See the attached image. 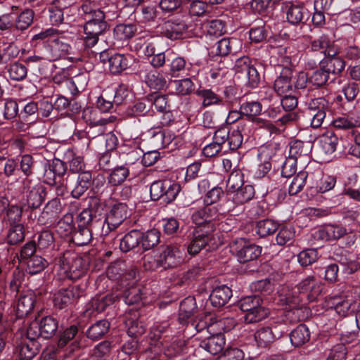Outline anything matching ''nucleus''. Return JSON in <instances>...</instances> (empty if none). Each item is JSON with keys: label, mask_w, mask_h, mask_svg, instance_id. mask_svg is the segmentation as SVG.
I'll list each match as a JSON object with an SVG mask.
<instances>
[{"label": "nucleus", "mask_w": 360, "mask_h": 360, "mask_svg": "<svg viewBox=\"0 0 360 360\" xmlns=\"http://www.w3.org/2000/svg\"><path fill=\"white\" fill-rule=\"evenodd\" d=\"M58 274L62 279L75 281L85 275L86 266L83 259L75 252L67 250L57 259Z\"/></svg>", "instance_id": "nucleus-1"}, {"label": "nucleus", "mask_w": 360, "mask_h": 360, "mask_svg": "<svg viewBox=\"0 0 360 360\" xmlns=\"http://www.w3.org/2000/svg\"><path fill=\"white\" fill-rule=\"evenodd\" d=\"M314 238L325 241H334L344 239L346 245L352 246L356 240V233L351 229L338 224H326L323 228L314 231Z\"/></svg>", "instance_id": "nucleus-2"}, {"label": "nucleus", "mask_w": 360, "mask_h": 360, "mask_svg": "<svg viewBox=\"0 0 360 360\" xmlns=\"http://www.w3.org/2000/svg\"><path fill=\"white\" fill-rule=\"evenodd\" d=\"M238 305L245 313L244 320L248 323L261 321L269 314V309L264 306L262 299L258 295L243 297Z\"/></svg>", "instance_id": "nucleus-3"}, {"label": "nucleus", "mask_w": 360, "mask_h": 360, "mask_svg": "<svg viewBox=\"0 0 360 360\" xmlns=\"http://www.w3.org/2000/svg\"><path fill=\"white\" fill-rule=\"evenodd\" d=\"M330 107L329 101L324 97L312 98L307 103L306 113L312 128L318 129L322 127Z\"/></svg>", "instance_id": "nucleus-4"}, {"label": "nucleus", "mask_w": 360, "mask_h": 360, "mask_svg": "<svg viewBox=\"0 0 360 360\" xmlns=\"http://www.w3.org/2000/svg\"><path fill=\"white\" fill-rule=\"evenodd\" d=\"M128 216V207L125 203L117 202L113 205L103 223L101 235L107 236L115 230Z\"/></svg>", "instance_id": "nucleus-5"}, {"label": "nucleus", "mask_w": 360, "mask_h": 360, "mask_svg": "<svg viewBox=\"0 0 360 360\" xmlns=\"http://www.w3.org/2000/svg\"><path fill=\"white\" fill-rule=\"evenodd\" d=\"M284 325L272 323L259 328L254 334L257 345L260 348L269 347L276 340L281 338L284 331Z\"/></svg>", "instance_id": "nucleus-6"}, {"label": "nucleus", "mask_w": 360, "mask_h": 360, "mask_svg": "<svg viewBox=\"0 0 360 360\" xmlns=\"http://www.w3.org/2000/svg\"><path fill=\"white\" fill-rule=\"evenodd\" d=\"M22 183L28 206L33 209L38 208L45 199V188L41 184L30 178L24 179Z\"/></svg>", "instance_id": "nucleus-7"}, {"label": "nucleus", "mask_w": 360, "mask_h": 360, "mask_svg": "<svg viewBox=\"0 0 360 360\" xmlns=\"http://www.w3.org/2000/svg\"><path fill=\"white\" fill-rule=\"evenodd\" d=\"M214 228L210 226L209 230H205L202 227H198L193 232V236L188 245V252L190 255H195L207 246L212 248Z\"/></svg>", "instance_id": "nucleus-8"}, {"label": "nucleus", "mask_w": 360, "mask_h": 360, "mask_svg": "<svg viewBox=\"0 0 360 360\" xmlns=\"http://www.w3.org/2000/svg\"><path fill=\"white\" fill-rule=\"evenodd\" d=\"M220 214L214 205H207L199 210H195L192 215V221L198 227H202L205 230H209L210 226H212L214 229L213 221L219 219Z\"/></svg>", "instance_id": "nucleus-9"}, {"label": "nucleus", "mask_w": 360, "mask_h": 360, "mask_svg": "<svg viewBox=\"0 0 360 360\" xmlns=\"http://www.w3.org/2000/svg\"><path fill=\"white\" fill-rule=\"evenodd\" d=\"M84 292V289L80 285H70L67 288L60 289L54 294V305L63 309L82 297Z\"/></svg>", "instance_id": "nucleus-10"}, {"label": "nucleus", "mask_w": 360, "mask_h": 360, "mask_svg": "<svg viewBox=\"0 0 360 360\" xmlns=\"http://www.w3.org/2000/svg\"><path fill=\"white\" fill-rule=\"evenodd\" d=\"M182 260L181 252L174 245H165L160 247L159 262L164 269L174 268L179 266Z\"/></svg>", "instance_id": "nucleus-11"}, {"label": "nucleus", "mask_w": 360, "mask_h": 360, "mask_svg": "<svg viewBox=\"0 0 360 360\" xmlns=\"http://www.w3.org/2000/svg\"><path fill=\"white\" fill-rule=\"evenodd\" d=\"M293 71L290 68L283 67L274 82V91L279 96L290 94L294 88Z\"/></svg>", "instance_id": "nucleus-12"}, {"label": "nucleus", "mask_w": 360, "mask_h": 360, "mask_svg": "<svg viewBox=\"0 0 360 360\" xmlns=\"http://www.w3.org/2000/svg\"><path fill=\"white\" fill-rule=\"evenodd\" d=\"M297 287L300 292L307 293L310 302L316 300L323 290L322 283L314 275L307 276L297 284Z\"/></svg>", "instance_id": "nucleus-13"}, {"label": "nucleus", "mask_w": 360, "mask_h": 360, "mask_svg": "<svg viewBox=\"0 0 360 360\" xmlns=\"http://www.w3.org/2000/svg\"><path fill=\"white\" fill-rule=\"evenodd\" d=\"M188 29L186 23L182 20L165 21L161 27L162 34L171 40L180 39Z\"/></svg>", "instance_id": "nucleus-14"}, {"label": "nucleus", "mask_w": 360, "mask_h": 360, "mask_svg": "<svg viewBox=\"0 0 360 360\" xmlns=\"http://www.w3.org/2000/svg\"><path fill=\"white\" fill-rule=\"evenodd\" d=\"M284 5L288 22L292 25H299L304 22L307 14L304 2L290 1L285 2Z\"/></svg>", "instance_id": "nucleus-15"}, {"label": "nucleus", "mask_w": 360, "mask_h": 360, "mask_svg": "<svg viewBox=\"0 0 360 360\" xmlns=\"http://www.w3.org/2000/svg\"><path fill=\"white\" fill-rule=\"evenodd\" d=\"M47 49L49 51L47 59L54 61L66 54L70 53L72 48L70 45L65 41L64 38L56 37L49 40Z\"/></svg>", "instance_id": "nucleus-16"}, {"label": "nucleus", "mask_w": 360, "mask_h": 360, "mask_svg": "<svg viewBox=\"0 0 360 360\" xmlns=\"http://www.w3.org/2000/svg\"><path fill=\"white\" fill-rule=\"evenodd\" d=\"M262 110V105L259 101H249L242 103L240 106V111H233L231 114L239 115L243 114L248 118L254 120L257 123L262 122L264 126L270 127L272 126L271 123L267 121H264L261 118H255L259 115Z\"/></svg>", "instance_id": "nucleus-17"}, {"label": "nucleus", "mask_w": 360, "mask_h": 360, "mask_svg": "<svg viewBox=\"0 0 360 360\" xmlns=\"http://www.w3.org/2000/svg\"><path fill=\"white\" fill-rule=\"evenodd\" d=\"M312 147L313 145L310 141H292L290 143L288 156L297 161L309 159V155L312 150Z\"/></svg>", "instance_id": "nucleus-18"}, {"label": "nucleus", "mask_w": 360, "mask_h": 360, "mask_svg": "<svg viewBox=\"0 0 360 360\" xmlns=\"http://www.w3.org/2000/svg\"><path fill=\"white\" fill-rule=\"evenodd\" d=\"M240 45V41L236 38L224 37L219 40L211 47V52L219 56H226Z\"/></svg>", "instance_id": "nucleus-19"}, {"label": "nucleus", "mask_w": 360, "mask_h": 360, "mask_svg": "<svg viewBox=\"0 0 360 360\" xmlns=\"http://www.w3.org/2000/svg\"><path fill=\"white\" fill-rule=\"evenodd\" d=\"M225 345V338L224 335L218 333L212 335L200 343V347L206 350L212 355L219 354L224 349Z\"/></svg>", "instance_id": "nucleus-20"}, {"label": "nucleus", "mask_w": 360, "mask_h": 360, "mask_svg": "<svg viewBox=\"0 0 360 360\" xmlns=\"http://www.w3.org/2000/svg\"><path fill=\"white\" fill-rule=\"evenodd\" d=\"M39 343L33 341H21L15 347V353L20 360H31L39 352Z\"/></svg>", "instance_id": "nucleus-21"}, {"label": "nucleus", "mask_w": 360, "mask_h": 360, "mask_svg": "<svg viewBox=\"0 0 360 360\" xmlns=\"http://www.w3.org/2000/svg\"><path fill=\"white\" fill-rule=\"evenodd\" d=\"M35 295L31 290L20 294L16 306V313L18 317L27 315L34 308Z\"/></svg>", "instance_id": "nucleus-22"}, {"label": "nucleus", "mask_w": 360, "mask_h": 360, "mask_svg": "<svg viewBox=\"0 0 360 360\" xmlns=\"http://www.w3.org/2000/svg\"><path fill=\"white\" fill-rule=\"evenodd\" d=\"M197 311L196 301L194 297H187L180 303L179 320L182 324H186Z\"/></svg>", "instance_id": "nucleus-23"}, {"label": "nucleus", "mask_w": 360, "mask_h": 360, "mask_svg": "<svg viewBox=\"0 0 360 360\" xmlns=\"http://www.w3.org/2000/svg\"><path fill=\"white\" fill-rule=\"evenodd\" d=\"M232 297V290L225 285L215 288L210 295L212 304L215 307L225 305Z\"/></svg>", "instance_id": "nucleus-24"}, {"label": "nucleus", "mask_w": 360, "mask_h": 360, "mask_svg": "<svg viewBox=\"0 0 360 360\" xmlns=\"http://www.w3.org/2000/svg\"><path fill=\"white\" fill-rule=\"evenodd\" d=\"M224 139L225 132L216 130L213 136V141L203 148L204 155L209 158L217 155L224 148Z\"/></svg>", "instance_id": "nucleus-25"}, {"label": "nucleus", "mask_w": 360, "mask_h": 360, "mask_svg": "<svg viewBox=\"0 0 360 360\" xmlns=\"http://www.w3.org/2000/svg\"><path fill=\"white\" fill-rule=\"evenodd\" d=\"M92 174L86 171L79 174L75 187L71 189V193L75 198L82 196L91 186Z\"/></svg>", "instance_id": "nucleus-26"}, {"label": "nucleus", "mask_w": 360, "mask_h": 360, "mask_svg": "<svg viewBox=\"0 0 360 360\" xmlns=\"http://www.w3.org/2000/svg\"><path fill=\"white\" fill-rule=\"evenodd\" d=\"M142 236L143 233L136 229H133L127 233L120 240V248L121 251L127 252L136 248L141 243Z\"/></svg>", "instance_id": "nucleus-27"}, {"label": "nucleus", "mask_w": 360, "mask_h": 360, "mask_svg": "<svg viewBox=\"0 0 360 360\" xmlns=\"http://www.w3.org/2000/svg\"><path fill=\"white\" fill-rule=\"evenodd\" d=\"M262 248L252 243L244 245L237 252V257L240 263H246L248 262L257 259L261 254Z\"/></svg>", "instance_id": "nucleus-28"}, {"label": "nucleus", "mask_w": 360, "mask_h": 360, "mask_svg": "<svg viewBox=\"0 0 360 360\" xmlns=\"http://www.w3.org/2000/svg\"><path fill=\"white\" fill-rule=\"evenodd\" d=\"M268 33L265 22L259 19L255 21L249 30V37L252 42L261 43L266 39Z\"/></svg>", "instance_id": "nucleus-29"}, {"label": "nucleus", "mask_w": 360, "mask_h": 360, "mask_svg": "<svg viewBox=\"0 0 360 360\" xmlns=\"http://www.w3.org/2000/svg\"><path fill=\"white\" fill-rule=\"evenodd\" d=\"M217 131L225 132L224 145L227 143L229 150H237L242 145L243 137L239 129L229 130L226 127H223Z\"/></svg>", "instance_id": "nucleus-30"}, {"label": "nucleus", "mask_w": 360, "mask_h": 360, "mask_svg": "<svg viewBox=\"0 0 360 360\" xmlns=\"http://www.w3.org/2000/svg\"><path fill=\"white\" fill-rule=\"evenodd\" d=\"M144 82L150 89L154 90H162L167 86L165 77L156 70L148 71L144 77Z\"/></svg>", "instance_id": "nucleus-31"}, {"label": "nucleus", "mask_w": 360, "mask_h": 360, "mask_svg": "<svg viewBox=\"0 0 360 360\" xmlns=\"http://www.w3.org/2000/svg\"><path fill=\"white\" fill-rule=\"evenodd\" d=\"M129 56L115 53L108 59L109 70L112 74H118L127 70L129 66Z\"/></svg>", "instance_id": "nucleus-32"}, {"label": "nucleus", "mask_w": 360, "mask_h": 360, "mask_svg": "<svg viewBox=\"0 0 360 360\" xmlns=\"http://www.w3.org/2000/svg\"><path fill=\"white\" fill-rule=\"evenodd\" d=\"M233 194V202L236 205H243L254 198L255 190L252 185L246 184L242 186Z\"/></svg>", "instance_id": "nucleus-33"}, {"label": "nucleus", "mask_w": 360, "mask_h": 360, "mask_svg": "<svg viewBox=\"0 0 360 360\" xmlns=\"http://www.w3.org/2000/svg\"><path fill=\"white\" fill-rule=\"evenodd\" d=\"M290 342L295 347H300L310 340V332L304 324H300L290 334Z\"/></svg>", "instance_id": "nucleus-34"}, {"label": "nucleus", "mask_w": 360, "mask_h": 360, "mask_svg": "<svg viewBox=\"0 0 360 360\" xmlns=\"http://www.w3.org/2000/svg\"><path fill=\"white\" fill-rule=\"evenodd\" d=\"M18 102L13 98H6L0 103V113L4 120H11L18 114Z\"/></svg>", "instance_id": "nucleus-35"}, {"label": "nucleus", "mask_w": 360, "mask_h": 360, "mask_svg": "<svg viewBox=\"0 0 360 360\" xmlns=\"http://www.w3.org/2000/svg\"><path fill=\"white\" fill-rule=\"evenodd\" d=\"M136 31L134 24H119L113 30L114 38L118 41H127L132 38Z\"/></svg>", "instance_id": "nucleus-36"}, {"label": "nucleus", "mask_w": 360, "mask_h": 360, "mask_svg": "<svg viewBox=\"0 0 360 360\" xmlns=\"http://www.w3.org/2000/svg\"><path fill=\"white\" fill-rule=\"evenodd\" d=\"M66 172L65 163L60 160H56L52 165L49 166V170H46L45 176L48 181H56L59 179H65Z\"/></svg>", "instance_id": "nucleus-37"}, {"label": "nucleus", "mask_w": 360, "mask_h": 360, "mask_svg": "<svg viewBox=\"0 0 360 360\" xmlns=\"http://www.w3.org/2000/svg\"><path fill=\"white\" fill-rule=\"evenodd\" d=\"M110 323L107 320H100L91 326L86 330V336L93 340L101 338L109 330Z\"/></svg>", "instance_id": "nucleus-38"}, {"label": "nucleus", "mask_w": 360, "mask_h": 360, "mask_svg": "<svg viewBox=\"0 0 360 360\" xmlns=\"http://www.w3.org/2000/svg\"><path fill=\"white\" fill-rule=\"evenodd\" d=\"M62 205L60 199L55 198L49 200L44 207L41 212L42 219H46V221L52 220L61 212Z\"/></svg>", "instance_id": "nucleus-39"}, {"label": "nucleus", "mask_w": 360, "mask_h": 360, "mask_svg": "<svg viewBox=\"0 0 360 360\" xmlns=\"http://www.w3.org/2000/svg\"><path fill=\"white\" fill-rule=\"evenodd\" d=\"M25 238V229L22 224L9 226L6 236V241L11 245H17Z\"/></svg>", "instance_id": "nucleus-40"}, {"label": "nucleus", "mask_w": 360, "mask_h": 360, "mask_svg": "<svg viewBox=\"0 0 360 360\" xmlns=\"http://www.w3.org/2000/svg\"><path fill=\"white\" fill-rule=\"evenodd\" d=\"M197 96L202 100V105L207 108L214 105H219L222 100L211 89H199L196 91Z\"/></svg>", "instance_id": "nucleus-41"}, {"label": "nucleus", "mask_w": 360, "mask_h": 360, "mask_svg": "<svg viewBox=\"0 0 360 360\" xmlns=\"http://www.w3.org/2000/svg\"><path fill=\"white\" fill-rule=\"evenodd\" d=\"M279 224L273 219H266L257 223L256 232L260 237L271 235L278 230Z\"/></svg>", "instance_id": "nucleus-42"}, {"label": "nucleus", "mask_w": 360, "mask_h": 360, "mask_svg": "<svg viewBox=\"0 0 360 360\" xmlns=\"http://www.w3.org/2000/svg\"><path fill=\"white\" fill-rule=\"evenodd\" d=\"M39 326L41 337L46 339L55 334L58 328V322L51 316H46L41 320Z\"/></svg>", "instance_id": "nucleus-43"}, {"label": "nucleus", "mask_w": 360, "mask_h": 360, "mask_svg": "<svg viewBox=\"0 0 360 360\" xmlns=\"http://www.w3.org/2000/svg\"><path fill=\"white\" fill-rule=\"evenodd\" d=\"M188 348L186 347L185 341L179 340L171 342L165 346L164 353L169 358L177 356L185 355L188 353Z\"/></svg>", "instance_id": "nucleus-44"}, {"label": "nucleus", "mask_w": 360, "mask_h": 360, "mask_svg": "<svg viewBox=\"0 0 360 360\" xmlns=\"http://www.w3.org/2000/svg\"><path fill=\"white\" fill-rule=\"evenodd\" d=\"M34 11L31 9H25L19 15H15V29L18 30H25L33 22Z\"/></svg>", "instance_id": "nucleus-45"}, {"label": "nucleus", "mask_w": 360, "mask_h": 360, "mask_svg": "<svg viewBox=\"0 0 360 360\" xmlns=\"http://www.w3.org/2000/svg\"><path fill=\"white\" fill-rule=\"evenodd\" d=\"M320 143L325 153L331 154L336 150L338 138L333 132L328 131L321 137Z\"/></svg>", "instance_id": "nucleus-46"}, {"label": "nucleus", "mask_w": 360, "mask_h": 360, "mask_svg": "<svg viewBox=\"0 0 360 360\" xmlns=\"http://www.w3.org/2000/svg\"><path fill=\"white\" fill-rule=\"evenodd\" d=\"M244 185V175L238 169L233 170L226 181V190L229 193H233Z\"/></svg>", "instance_id": "nucleus-47"}, {"label": "nucleus", "mask_w": 360, "mask_h": 360, "mask_svg": "<svg viewBox=\"0 0 360 360\" xmlns=\"http://www.w3.org/2000/svg\"><path fill=\"white\" fill-rule=\"evenodd\" d=\"M129 174V169L127 167H117L110 172L108 177V183L114 186L120 185L126 180Z\"/></svg>", "instance_id": "nucleus-48"}, {"label": "nucleus", "mask_w": 360, "mask_h": 360, "mask_svg": "<svg viewBox=\"0 0 360 360\" xmlns=\"http://www.w3.org/2000/svg\"><path fill=\"white\" fill-rule=\"evenodd\" d=\"M91 238V231L89 227H78L72 236V240L78 246L87 245Z\"/></svg>", "instance_id": "nucleus-49"}, {"label": "nucleus", "mask_w": 360, "mask_h": 360, "mask_svg": "<svg viewBox=\"0 0 360 360\" xmlns=\"http://www.w3.org/2000/svg\"><path fill=\"white\" fill-rule=\"evenodd\" d=\"M160 233L157 229H151L143 233L141 242L143 249L149 250L157 245L160 242Z\"/></svg>", "instance_id": "nucleus-50"}, {"label": "nucleus", "mask_w": 360, "mask_h": 360, "mask_svg": "<svg viewBox=\"0 0 360 360\" xmlns=\"http://www.w3.org/2000/svg\"><path fill=\"white\" fill-rule=\"evenodd\" d=\"M307 172L305 171H300L292 179L289 186V193L291 195H296L300 192L306 184L307 179Z\"/></svg>", "instance_id": "nucleus-51"}, {"label": "nucleus", "mask_w": 360, "mask_h": 360, "mask_svg": "<svg viewBox=\"0 0 360 360\" xmlns=\"http://www.w3.org/2000/svg\"><path fill=\"white\" fill-rule=\"evenodd\" d=\"M49 262L46 259L39 255L33 256L27 262V269L30 274H36L42 271Z\"/></svg>", "instance_id": "nucleus-52"}, {"label": "nucleus", "mask_w": 360, "mask_h": 360, "mask_svg": "<svg viewBox=\"0 0 360 360\" xmlns=\"http://www.w3.org/2000/svg\"><path fill=\"white\" fill-rule=\"evenodd\" d=\"M139 344L138 341L135 339H131L125 342L118 352L117 357L119 360H127L126 358H122V356H134V360H136V354L138 351Z\"/></svg>", "instance_id": "nucleus-53"}, {"label": "nucleus", "mask_w": 360, "mask_h": 360, "mask_svg": "<svg viewBox=\"0 0 360 360\" xmlns=\"http://www.w3.org/2000/svg\"><path fill=\"white\" fill-rule=\"evenodd\" d=\"M329 79V73L324 66L314 71L309 76V83L313 86H322L326 84Z\"/></svg>", "instance_id": "nucleus-54"}, {"label": "nucleus", "mask_w": 360, "mask_h": 360, "mask_svg": "<svg viewBox=\"0 0 360 360\" xmlns=\"http://www.w3.org/2000/svg\"><path fill=\"white\" fill-rule=\"evenodd\" d=\"M142 290L139 286L133 285L124 292V300L128 305L139 302L142 299Z\"/></svg>", "instance_id": "nucleus-55"}, {"label": "nucleus", "mask_w": 360, "mask_h": 360, "mask_svg": "<svg viewBox=\"0 0 360 360\" xmlns=\"http://www.w3.org/2000/svg\"><path fill=\"white\" fill-rule=\"evenodd\" d=\"M164 196L162 200L165 202L169 203L174 201L181 191L180 185L177 183H172L170 181L165 180Z\"/></svg>", "instance_id": "nucleus-56"}, {"label": "nucleus", "mask_w": 360, "mask_h": 360, "mask_svg": "<svg viewBox=\"0 0 360 360\" xmlns=\"http://www.w3.org/2000/svg\"><path fill=\"white\" fill-rule=\"evenodd\" d=\"M9 77L12 80L21 81L27 77V70L25 65L16 62L11 64L8 70Z\"/></svg>", "instance_id": "nucleus-57"}, {"label": "nucleus", "mask_w": 360, "mask_h": 360, "mask_svg": "<svg viewBox=\"0 0 360 360\" xmlns=\"http://www.w3.org/2000/svg\"><path fill=\"white\" fill-rule=\"evenodd\" d=\"M295 231L292 226L282 227L277 233L276 240L278 245H284L291 243L295 237Z\"/></svg>", "instance_id": "nucleus-58"}, {"label": "nucleus", "mask_w": 360, "mask_h": 360, "mask_svg": "<svg viewBox=\"0 0 360 360\" xmlns=\"http://www.w3.org/2000/svg\"><path fill=\"white\" fill-rule=\"evenodd\" d=\"M225 32V23L221 20H212L207 25V33L210 37H218L224 34Z\"/></svg>", "instance_id": "nucleus-59"}, {"label": "nucleus", "mask_w": 360, "mask_h": 360, "mask_svg": "<svg viewBox=\"0 0 360 360\" xmlns=\"http://www.w3.org/2000/svg\"><path fill=\"white\" fill-rule=\"evenodd\" d=\"M73 219L71 215H65L63 219H60L56 226V231L61 236L65 237L72 233Z\"/></svg>", "instance_id": "nucleus-60"}, {"label": "nucleus", "mask_w": 360, "mask_h": 360, "mask_svg": "<svg viewBox=\"0 0 360 360\" xmlns=\"http://www.w3.org/2000/svg\"><path fill=\"white\" fill-rule=\"evenodd\" d=\"M106 28V22H94L92 20H88L84 26V31L85 34L98 37L103 34Z\"/></svg>", "instance_id": "nucleus-61"}, {"label": "nucleus", "mask_w": 360, "mask_h": 360, "mask_svg": "<svg viewBox=\"0 0 360 360\" xmlns=\"http://www.w3.org/2000/svg\"><path fill=\"white\" fill-rule=\"evenodd\" d=\"M326 63L324 67L329 74H340L345 68V62L340 57L327 59Z\"/></svg>", "instance_id": "nucleus-62"}, {"label": "nucleus", "mask_w": 360, "mask_h": 360, "mask_svg": "<svg viewBox=\"0 0 360 360\" xmlns=\"http://www.w3.org/2000/svg\"><path fill=\"white\" fill-rule=\"evenodd\" d=\"M205 271L204 266L201 264H198L189 268L184 274L181 280L183 282H186L198 279L205 274Z\"/></svg>", "instance_id": "nucleus-63"}, {"label": "nucleus", "mask_w": 360, "mask_h": 360, "mask_svg": "<svg viewBox=\"0 0 360 360\" xmlns=\"http://www.w3.org/2000/svg\"><path fill=\"white\" fill-rule=\"evenodd\" d=\"M318 258V253L315 249H307L300 252L297 255L299 263L307 266L315 262Z\"/></svg>", "instance_id": "nucleus-64"}]
</instances>
